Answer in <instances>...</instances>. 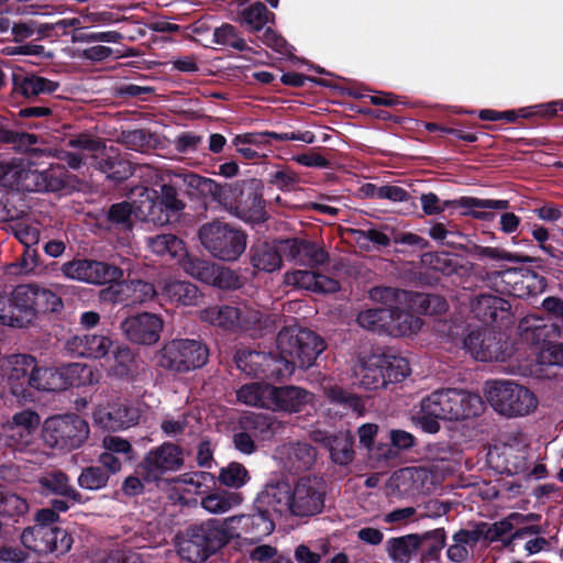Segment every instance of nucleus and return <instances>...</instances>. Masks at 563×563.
I'll use <instances>...</instances> for the list:
<instances>
[{
  "instance_id": "obj_11",
  "label": "nucleus",
  "mask_w": 563,
  "mask_h": 563,
  "mask_svg": "<svg viewBox=\"0 0 563 563\" xmlns=\"http://www.w3.org/2000/svg\"><path fill=\"white\" fill-rule=\"evenodd\" d=\"M88 435V423L76 415L51 417L43 426V438L52 448L77 449Z\"/></svg>"
},
{
  "instance_id": "obj_17",
  "label": "nucleus",
  "mask_w": 563,
  "mask_h": 563,
  "mask_svg": "<svg viewBox=\"0 0 563 563\" xmlns=\"http://www.w3.org/2000/svg\"><path fill=\"white\" fill-rule=\"evenodd\" d=\"M506 455L509 471L533 479L547 476L545 465L534 462L536 456L530 450V440L526 434L518 433L509 440Z\"/></svg>"
},
{
  "instance_id": "obj_12",
  "label": "nucleus",
  "mask_w": 563,
  "mask_h": 563,
  "mask_svg": "<svg viewBox=\"0 0 563 563\" xmlns=\"http://www.w3.org/2000/svg\"><path fill=\"white\" fill-rule=\"evenodd\" d=\"M36 358L29 354H11L0 358V376L7 382L11 395L16 401H34L30 394L31 375L35 369Z\"/></svg>"
},
{
  "instance_id": "obj_51",
  "label": "nucleus",
  "mask_w": 563,
  "mask_h": 563,
  "mask_svg": "<svg viewBox=\"0 0 563 563\" xmlns=\"http://www.w3.org/2000/svg\"><path fill=\"white\" fill-rule=\"evenodd\" d=\"M322 389L325 396L332 401L340 405H343L353 411H355L358 416H362L365 411V406L362 400L356 395L350 394L342 389L340 386L334 384L331 379H325L322 383Z\"/></svg>"
},
{
  "instance_id": "obj_61",
  "label": "nucleus",
  "mask_w": 563,
  "mask_h": 563,
  "mask_svg": "<svg viewBox=\"0 0 563 563\" xmlns=\"http://www.w3.org/2000/svg\"><path fill=\"white\" fill-rule=\"evenodd\" d=\"M118 290L121 292L124 289L132 291L131 302H144L152 299L156 295L154 285L143 280H131L130 283H123L115 285Z\"/></svg>"
},
{
  "instance_id": "obj_31",
  "label": "nucleus",
  "mask_w": 563,
  "mask_h": 563,
  "mask_svg": "<svg viewBox=\"0 0 563 563\" xmlns=\"http://www.w3.org/2000/svg\"><path fill=\"white\" fill-rule=\"evenodd\" d=\"M503 278L509 285V294L518 298L534 297L547 287L545 278L530 269H508L503 274Z\"/></svg>"
},
{
  "instance_id": "obj_15",
  "label": "nucleus",
  "mask_w": 563,
  "mask_h": 563,
  "mask_svg": "<svg viewBox=\"0 0 563 563\" xmlns=\"http://www.w3.org/2000/svg\"><path fill=\"white\" fill-rule=\"evenodd\" d=\"M464 349L477 361L504 362L511 355L504 334L493 329L472 331L464 340Z\"/></svg>"
},
{
  "instance_id": "obj_38",
  "label": "nucleus",
  "mask_w": 563,
  "mask_h": 563,
  "mask_svg": "<svg viewBox=\"0 0 563 563\" xmlns=\"http://www.w3.org/2000/svg\"><path fill=\"white\" fill-rule=\"evenodd\" d=\"M236 18L250 32L261 31L273 18L265 4L260 0H236Z\"/></svg>"
},
{
  "instance_id": "obj_3",
  "label": "nucleus",
  "mask_w": 563,
  "mask_h": 563,
  "mask_svg": "<svg viewBox=\"0 0 563 563\" xmlns=\"http://www.w3.org/2000/svg\"><path fill=\"white\" fill-rule=\"evenodd\" d=\"M485 404L478 394L446 388L432 391L422 398L412 413L413 423L423 432L440 431V420L459 421L479 416Z\"/></svg>"
},
{
  "instance_id": "obj_20",
  "label": "nucleus",
  "mask_w": 563,
  "mask_h": 563,
  "mask_svg": "<svg viewBox=\"0 0 563 563\" xmlns=\"http://www.w3.org/2000/svg\"><path fill=\"white\" fill-rule=\"evenodd\" d=\"M184 464L181 450L173 443H163L151 450L140 465V473L145 481H157L167 472H175Z\"/></svg>"
},
{
  "instance_id": "obj_47",
  "label": "nucleus",
  "mask_w": 563,
  "mask_h": 563,
  "mask_svg": "<svg viewBox=\"0 0 563 563\" xmlns=\"http://www.w3.org/2000/svg\"><path fill=\"white\" fill-rule=\"evenodd\" d=\"M242 495L235 492L218 490L203 496L200 506L209 514L221 515L242 504Z\"/></svg>"
},
{
  "instance_id": "obj_56",
  "label": "nucleus",
  "mask_w": 563,
  "mask_h": 563,
  "mask_svg": "<svg viewBox=\"0 0 563 563\" xmlns=\"http://www.w3.org/2000/svg\"><path fill=\"white\" fill-rule=\"evenodd\" d=\"M474 254L477 256L478 260H492L496 262H509V263H522V264H530L536 261V258L523 255L520 253H511L508 251H505L499 247H492V246H476Z\"/></svg>"
},
{
  "instance_id": "obj_59",
  "label": "nucleus",
  "mask_w": 563,
  "mask_h": 563,
  "mask_svg": "<svg viewBox=\"0 0 563 563\" xmlns=\"http://www.w3.org/2000/svg\"><path fill=\"white\" fill-rule=\"evenodd\" d=\"M213 42L218 45L229 46L238 51H244L246 43L240 35L236 27L232 24L224 23L213 31Z\"/></svg>"
},
{
  "instance_id": "obj_39",
  "label": "nucleus",
  "mask_w": 563,
  "mask_h": 563,
  "mask_svg": "<svg viewBox=\"0 0 563 563\" xmlns=\"http://www.w3.org/2000/svg\"><path fill=\"white\" fill-rule=\"evenodd\" d=\"M37 483L40 493L44 496L58 495L68 498L74 504L84 503L81 494L70 485L68 476L60 471L42 474Z\"/></svg>"
},
{
  "instance_id": "obj_45",
  "label": "nucleus",
  "mask_w": 563,
  "mask_h": 563,
  "mask_svg": "<svg viewBox=\"0 0 563 563\" xmlns=\"http://www.w3.org/2000/svg\"><path fill=\"white\" fill-rule=\"evenodd\" d=\"M386 549L394 563H409L419 554L420 538L418 533L390 538L386 542Z\"/></svg>"
},
{
  "instance_id": "obj_62",
  "label": "nucleus",
  "mask_w": 563,
  "mask_h": 563,
  "mask_svg": "<svg viewBox=\"0 0 563 563\" xmlns=\"http://www.w3.org/2000/svg\"><path fill=\"white\" fill-rule=\"evenodd\" d=\"M212 479V475L207 472L186 473L174 478V483L184 486L188 494H201L202 486Z\"/></svg>"
},
{
  "instance_id": "obj_57",
  "label": "nucleus",
  "mask_w": 563,
  "mask_h": 563,
  "mask_svg": "<svg viewBox=\"0 0 563 563\" xmlns=\"http://www.w3.org/2000/svg\"><path fill=\"white\" fill-rule=\"evenodd\" d=\"M218 479L225 487L239 489L249 483L250 474L241 463L231 462L220 470Z\"/></svg>"
},
{
  "instance_id": "obj_36",
  "label": "nucleus",
  "mask_w": 563,
  "mask_h": 563,
  "mask_svg": "<svg viewBox=\"0 0 563 563\" xmlns=\"http://www.w3.org/2000/svg\"><path fill=\"white\" fill-rule=\"evenodd\" d=\"M413 306H416L413 302H408L401 306H396L395 309H389V328H387L388 335L411 336L420 331L422 320L410 311Z\"/></svg>"
},
{
  "instance_id": "obj_63",
  "label": "nucleus",
  "mask_w": 563,
  "mask_h": 563,
  "mask_svg": "<svg viewBox=\"0 0 563 563\" xmlns=\"http://www.w3.org/2000/svg\"><path fill=\"white\" fill-rule=\"evenodd\" d=\"M329 550L330 543L328 541H322L316 550L307 544H299L295 549L294 558L297 563H320L322 558L329 553Z\"/></svg>"
},
{
  "instance_id": "obj_33",
  "label": "nucleus",
  "mask_w": 563,
  "mask_h": 563,
  "mask_svg": "<svg viewBox=\"0 0 563 563\" xmlns=\"http://www.w3.org/2000/svg\"><path fill=\"white\" fill-rule=\"evenodd\" d=\"M313 400V394L301 387L274 386L271 411L288 413L300 412L306 406L312 405Z\"/></svg>"
},
{
  "instance_id": "obj_43",
  "label": "nucleus",
  "mask_w": 563,
  "mask_h": 563,
  "mask_svg": "<svg viewBox=\"0 0 563 563\" xmlns=\"http://www.w3.org/2000/svg\"><path fill=\"white\" fill-rule=\"evenodd\" d=\"M283 256L282 241L260 243L253 247L252 265L260 271L273 273L282 267Z\"/></svg>"
},
{
  "instance_id": "obj_30",
  "label": "nucleus",
  "mask_w": 563,
  "mask_h": 563,
  "mask_svg": "<svg viewBox=\"0 0 563 563\" xmlns=\"http://www.w3.org/2000/svg\"><path fill=\"white\" fill-rule=\"evenodd\" d=\"M519 335L522 341L534 346L539 352L547 347L550 342L552 334H563V325H556L554 323H548L544 319L537 316H527L519 322Z\"/></svg>"
},
{
  "instance_id": "obj_16",
  "label": "nucleus",
  "mask_w": 563,
  "mask_h": 563,
  "mask_svg": "<svg viewBox=\"0 0 563 563\" xmlns=\"http://www.w3.org/2000/svg\"><path fill=\"white\" fill-rule=\"evenodd\" d=\"M22 544L38 554L68 552L73 544L70 534L62 528H42L33 526L21 533Z\"/></svg>"
},
{
  "instance_id": "obj_48",
  "label": "nucleus",
  "mask_w": 563,
  "mask_h": 563,
  "mask_svg": "<svg viewBox=\"0 0 563 563\" xmlns=\"http://www.w3.org/2000/svg\"><path fill=\"white\" fill-rule=\"evenodd\" d=\"M147 246L159 256L181 261L186 255L184 242L174 234H159L147 239Z\"/></svg>"
},
{
  "instance_id": "obj_8",
  "label": "nucleus",
  "mask_w": 563,
  "mask_h": 563,
  "mask_svg": "<svg viewBox=\"0 0 563 563\" xmlns=\"http://www.w3.org/2000/svg\"><path fill=\"white\" fill-rule=\"evenodd\" d=\"M199 239L212 256L222 261H236L246 249V234L222 221L203 224L199 229Z\"/></svg>"
},
{
  "instance_id": "obj_35",
  "label": "nucleus",
  "mask_w": 563,
  "mask_h": 563,
  "mask_svg": "<svg viewBox=\"0 0 563 563\" xmlns=\"http://www.w3.org/2000/svg\"><path fill=\"white\" fill-rule=\"evenodd\" d=\"M284 257L303 266H319L328 261V254L313 243L289 239L282 241Z\"/></svg>"
},
{
  "instance_id": "obj_7",
  "label": "nucleus",
  "mask_w": 563,
  "mask_h": 563,
  "mask_svg": "<svg viewBox=\"0 0 563 563\" xmlns=\"http://www.w3.org/2000/svg\"><path fill=\"white\" fill-rule=\"evenodd\" d=\"M202 321L228 331L264 330L274 322L271 317L251 303L212 306L200 312Z\"/></svg>"
},
{
  "instance_id": "obj_21",
  "label": "nucleus",
  "mask_w": 563,
  "mask_h": 563,
  "mask_svg": "<svg viewBox=\"0 0 563 563\" xmlns=\"http://www.w3.org/2000/svg\"><path fill=\"white\" fill-rule=\"evenodd\" d=\"M434 486V474L422 466L401 468L389 479L390 489L404 497L430 493Z\"/></svg>"
},
{
  "instance_id": "obj_26",
  "label": "nucleus",
  "mask_w": 563,
  "mask_h": 563,
  "mask_svg": "<svg viewBox=\"0 0 563 563\" xmlns=\"http://www.w3.org/2000/svg\"><path fill=\"white\" fill-rule=\"evenodd\" d=\"M274 457L285 471L296 473L311 467L316 451L306 442H287L275 450Z\"/></svg>"
},
{
  "instance_id": "obj_10",
  "label": "nucleus",
  "mask_w": 563,
  "mask_h": 563,
  "mask_svg": "<svg viewBox=\"0 0 563 563\" xmlns=\"http://www.w3.org/2000/svg\"><path fill=\"white\" fill-rule=\"evenodd\" d=\"M223 545L221 533H219L213 519L190 526L176 539L178 555L191 563L206 561Z\"/></svg>"
},
{
  "instance_id": "obj_44",
  "label": "nucleus",
  "mask_w": 563,
  "mask_h": 563,
  "mask_svg": "<svg viewBox=\"0 0 563 563\" xmlns=\"http://www.w3.org/2000/svg\"><path fill=\"white\" fill-rule=\"evenodd\" d=\"M273 389L267 383H250L238 389L236 398L246 406L271 410Z\"/></svg>"
},
{
  "instance_id": "obj_24",
  "label": "nucleus",
  "mask_w": 563,
  "mask_h": 563,
  "mask_svg": "<svg viewBox=\"0 0 563 563\" xmlns=\"http://www.w3.org/2000/svg\"><path fill=\"white\" fill-rule=\"evenodd\" d=\"M95 424L103 430L118 431L137 423L140 412L124 402L99 404L92 412Z\"/></svg>"
},
{
  "instance_id": "obj_29",
  "label": "nucleus",
  "mask_w": 563,
  "mask_h": 563,
  "mask_svg": "<svg viewBox=\"0 0 563 563\" xmlns=\"http://www.w3.org/2000/svg\"><path fill=\"white\" fill-rule=\"evenodd\" d=\"M176 184L181 183L188 189L192 190V195L211 196L214 200L223 206L231 203L229 196L236 190L232 185L221 186L211 178L202 177L194 173H175Z\"/></svg>"
},
{
  "instance_id": "obj_14",
  "label": "nucleus",
  "mask_w": 563,
  "mask_h": 563,
  "mask_svg": "<svg viewBox=\"0 0 563 563\" xmlns=\"http://www.w3.org/2000/svg\"><path fill=\"white\" fill-rule=\"evenodd\" d=\"M60 271L69 279L93 285L117 283L123 277V272L119 267L87 258L66 262Z\"/></svg>"
},
{
  "instance_id": "obj_19",
  "label": "nucleus",
  "mask_w": 563,
  "mask_h": 563,
  "mask_svg": "<svg viewBox=\"0 0 563 563\" xmlns=\"http://www.w3.org/2000/svg\"><path fill=\"white\" fill-rule=\"evenodd\" d=\"M324 505V482L319 477H301L291 490V515L313 516Z\"/></svg>"
},
{
  "instance_id": "obj_64",
  "label": "nucleus",
  "mask_w": 563,
  "mask_h": 563,
  "mask_svg": "<svg viewBox=\"0 0 563 563\" xmlns=\"http://www.w3.org/2000/svg\"><path fill=\"white\" fill-rule=\"evenodd\" d=\"M109 476L100 467L90 466L81 472L78 477V485L88 490H97L107 485Z\"/></svg>"
},
{
  "instance_id": "obj_41",
  "label": "nucleus",
  "mask_w": 563,
  "mask_h": 563,
  "mask_svg": "<svg viewBox=\"0 0 563 563\" xmlns=\"http://www.w3.org/2000/svg\"><path fill=\"white\" fill-rule=\"evenodd\" d=\"M12 82L14 91L25 98L51 95L59 88V84L57 81L35 74L13 73Z\"/></svg>"
},
{
  "instance_id": "obj_32",
  "label": "nucleus",
  "mask_w": 563,
  "mask_h": 563,
  "mask_svg": "<svg viewBox=\"0 0 563 563\" xmlns=\"http://www.w3.org/2000/svg\"><path fill=\"white\" fill-rule=\"evenodd\" d=\"M369 299L384 306L383 309H395L396 306L413 302L419 305L424 311H428V308L438 300V297L410 294L391 287H374L369 290Z\"/></svg>"
},
{
  "instance_id": "obj_55",
  "label": "nucleus",
  "mask_w": 563,
  "mask_h": 563,
  "mask_svg": "<svg viewBox=\"0 0 563 563\" xmlns=\"http://www.w3.org/2000/svg\"><path fill=\"white\" fill-rule=\"evenodd\" d=\"M389 309L372 308L361 311L357 316L358 324L366 330L387 334Z\"/></svg>"
},
{
  "instance_id": "obj_1",
  "label": "nucleus",
  "mask_w": 563,
  "mask_h": 563,
  "mask_svg": "<svg viewBox=\"0 0 563 563\" xmlns=\"http://www.w3.org/2000/svg\"><path fill=\"white\" fill-rule=\"evenodd\" d=\"M278 356L272 353L240 350L235 354L238 368L249 376L283 379L297 367L308 368L325 349L323 340L313 331L286 328L276 339Z\"/></svg>"
},
{
  "instance_id": "obj_40",
  "label": "nucleus",
  "mask_w": 563,
  "mask_h": 563,
  "mask_svg": "<svg viewBox=\"0 0 563 563\" xmlns=\"http://www.w3.org/2000/svg\"><path fill=\"white\" fill-rule=\"evenodd\" d=\"M285 283L314 292L330 294L339 290L335 279L311 271H295L285 274Z\"/></svg>"
},
{
  "instance_id": "obj_37",
  "label": "nucleus",
  "mask_w": 563,
  "mask_h": 563,
  "mask_svg": "<svg viewBox=\"0 0 563 563\" xmlns=\"http://www.w3.org/2000/svg\"><path fill=\"white\" fill-rule=\"evenodd\" d=\"M111 377L132 380L136 374L135 357L132 350L123 343H117L109 361L101 364Z\"/></svg>"
},
{
  "instance_id": "obj_42",
  "label": "nucleus",
  "mask_w": 563,
  "mask_h": 563,
  "mask_svg": "<svg viewBox=\"0 0 563 563\" xmlns=\"http://www.w3.org/2000/svg\"><path fill=\"white\" fill-rule=\"evenodd\" d=\"M161 295L165 300L183 306H196L200 299V292L194 284L172 278L162 282Z\"/></svg>"
},
{
  "instance_id": "obj_9",
  "label": "nucleus",
  "mask_w": 563,
  "mask_h": 563,
  "mask_svg": "<svg viewBox=\"0 0 563 563\" xmlns=\"http://www.w3.org/2000/svg\"><path fill=\"white\" fill-rule=\"evenodd\" d=\"M209 356L206 345L194 339H173L157 353V365L173 373H188L202 367Z\"/></svg>"
},
{
  "instance_id": "obj_5",
  "label": "nucleus",
  "mask_w": 563,
  "mask_h": 563,
  "mask_svg": "<svg viewBox=\"0 0 563 563\" xmlns=\"http://www.w3.org/2000/svg\"><path fill=\"white\" fill-rule=\"evenodd\" d=\"M16 328L34 322L38 313L56 312L63 308L59 295L35 284L18 285L11 292Z\"/></svg>"
},
{
  "instance_id": "obj_52",
  "label": "nucleus",
  "mask_w": 563,
  "mask_h": 563,
  "mask_svg": "<svg viewBox=\"0 0 563 563\" xmlns=\"http://www.w3.org/2000/svg\"><path fill=\"white\" fill-rule=\"evenodd\" d=\"M475 538L471 529H461L452 536V544L448 548V559L454 563L464 562L470 551L476 545Z\"/></svg>"
},
{
  "instance_id": "obj_28",
  "label": "nucleus",
  "mask_w": 563,
  "mask_h": 563,
  "mask_svg": "<svg viewBox=\"0 0 563 563\" xmlns=\"http://www.w3.org/2000/svg\"><path fill=\"white\" fill-rule=\"evenodd\" d=\"M257 509L271 517V514L279 516L291 515V489L285 482L269 483L258 494Z\"/></svg>"
},
{
  "instance_id": "obj_13",
  "label": "nucleus",
  "mask_w": 563,
  "mask_h": 563,
  "mask_svg": "<svg viewBox=\"0 0 563 563\" xmlns=\"http://www.w3.org/2000/svg\"><path fill=\"white\" fill-rule=\"evenodd\" d=\"M221 540L225 545L231 539L245 536L251 540H260L274 531L273 518L260 510L249 515L231 516L223 520L213 519Z\"/></svg>"
},
{
  "instance_id": "obj_22",
  "label": "nucleus",
  "mask_w": 563,
  "mask_h": 563,
  "mask_svg": "<svg viewBox=\"0 0 563 563\" xmlns=\"http://www.w3.org/2000/svg\"><path fill=\"white\" fill-rule=\"evenodd\" d=\"M115 342L108 333H85L69 338L65 343L66 351L73 356L90 360L109 361Z\"/></svg>"
},
{
  "instance_id": "obj_27",
  "label": "nucleus",
  "mask_w": 563,
  "mask_h": 563,
  "mask_svg": "<svg viewBox=\"0 0 563 563\" xmlns=\"http://www.w3.org/2000/svg\"><path fill=\"white\" fill-rule=\"evenodd\" d=\"M510 308L511 306L507 300L489 294L477 296L472 303L473 312L478 319L486 323H494L499 328L512 323Z\"/></svg>"
},
{
  "instance_id": "obj_60",
  "label": "nucleus",
  "mask_w": 563,
  "mask_h": 563,
  "mask_svg": "<svg viewBox=\"0 0 563 563\" xmlns=\"http://www.w3.org/2000/svg\"><path fill=\"white\" fill-rule=\"evenodd\" d=\"M29 510L27 501L10 492L0 493V514L8 517L22 516Z\"/></svg>"
},
{
  "instance_id": "obj_50",
  "label": "nucleus",
  "mask_w": 563,
  "mask_h": 563,
  "mask_svg": "<svg viewBox=\"0 0 563 563\" xmlns=\"http://www.w3.org/2000/svg\"><path fill=\"white\" fill-rule=\"evenodd\" d=\"M241 426L251 431L258 441L271 439L278 428L277 420L268 415L251 413L243 418Z\"/></svg>"
},
{
  "instance_id": "obj_46",
  "label": "nucleus",
  "mask_w": 563,
  "mask_h": 563,
  "mask_svg": "<svg viewBox=\"0 0 563 563\" xmlns=\"http://www.w3.org/2000/svg\"><path fill=\"white\" fill-rule=\"evenodd\" d=\"M60 367L52 368L38 366L35 362V369L29 382L30 394L35 398L34 391H57L65 389V383L60 378Z\"/></svg>"
},
{
  "instance_id": "obj_54",
  "label": "nucleus",
  "mask_w": 563,
  "mask_h": 563,
  "mask_svg": "<svg viewBox=\"0 0 563 563\" xmlns=\"http://www.w3.org/2000/svg\"><path fill=\"white\" fill-rule=\"evenodd\" d=\"M420 549L419 554L424 560H437L445 544V530L438 528L419 534Z\"/></svg>"
},
{
  "instance_id": "obj_58",
  "label": "nucleus",
  "mask_w": 563,
  "mask_h": 563,
  "mask_svg": "<svg viewBox=\"0 0 563 563\" xmlns=\"http://www.w3.org/2000/svg\"><path fill=\"white\" fill-rule=\"evenodd\" d=\"M385 385L400 382L410 374V366L407 358L397 355L383 354Z\"/></svg>"
},
{
  "instance_id": "obj_4",
  "label": "nucleus",
  "mask_w": 563,
  "mask_h": 563,
  "mask_svg": "<svg viewBox=\"0 0 563 563\" xmlns=\"http://www.w3.org/2000/svg\"><path fill=\"white\" fill-rule=\"evenodd\" d=\"M68 145L77 152H63L60 158L73 169L90 165L114 181L134 175V166L130 161L121 158L113 148L107 150L101 142L88 134L71 137Z\"/></svg>"
},
{
  "instance_id": "obj_53",
  "label": "nucleus",
  "mask_w": 563,
  "mask_h": 563,
  "mask_svg": "<svg viewBox=\"0 0 563 563\" xmlns=\"http://www.w3.org/2000/svg\"><path fill=\"white\" fill-rule=\"evenodd\" d=\"M60 378L65 389L70 386L89 385L97 382L91 366L81 363H69L60 366Z\"/></svg>"
},
{
  "instance_id": "obj_2",
  "label": "nucleus",
  "mask_w": 563,
  "mask_h": 563,
  "mask_svg": "<svg viewBox=\"0 0 563 563\" xmlns=\"http://www.w3.org/2000/svg\"><path fill=\"white\" fill-rule=\"evenodd\" d=\"M128 197L131 202L114 203L108 213L109 221L125 231L132 229L133 218L165 225L185 207L176 189L165 184L161 186V194L144 185L134 186Z\"/></svg>"
},
{
  "instance_id": "obj_23",
  "label": "nucleus",
  "mask_w": 563,
  "mask_h": 563,
  "mask_svg": "<svg viewBox=\"0 0 563 563\" xmlns=\"http://www.w3.org/2000/svg\"><path fill=\"white\" fill-rule=\"evenodd\" d=\"M164 322L155 313L143 312L125 318L121 323V330L132 343L152 345L161 338Z\"/></svg>"
},
{
  "instance_id": "obj_25",
  "label": "nucleus",
  "mask_w": 563,
  "mask_h": 563,
  "mask_svg": "<svg viewBox=\"0 0 563 563\" xmlns=\"http://www.w3.org/2000/svg\"><path fill=\"white\" fill-rule=\"evenodd\" d=\"M19 187L26 191H58L68 185L67 172L63 166H51L45 170L22 169Z\"/></svg>"
},
{
  "instance_id": "obj_6",
  "label": "nucleus",
  "mask_w": 563,
  "mask_h": 563,
  "mask_svg": "<svg viewBox=\"0 0 563 563\" xmlns=\"http://www.w3.org/2000/svg\"><path fill=\"white\" fill-rule=\"evenodd\" d=\"M485 395L490 406L507 417L530 415L538 406V399L530 389L509 379L487 382Z\"/></svg>"
},
{
  "instance_id": "obj_18",
  "label": "nucleus",
  "mask_w": 563,
  "mask_h": 563,
  "mask_svg": "<svg viewBox=\"0 0 563 563\" xmlns=\"http://www.w3.org/2000/svg\"><path fill=\"white\" fill-rule=\"evenodd\" d=\"M40 423L38 413L25 409L14 413L10 421L2 424L0 437L5 445L22 450L33 443Z\"/></svg>"
},
{
  "instance_id": "obj_34",
  "label": "nucleus",
  "mask_w": 563,
  "mask_h": 563,
  "mask_svg": "<svg viewBox=\"0 0 563 563\" xmlns=\"http://www.w3.org/2000/svg\"><path fill=\"white\" fill-rule=\"evenodd\" d=\"M354 383L361 387L375 390L385 386L384 356L372 354L360 357L353 366Z\"/></svg>"
},
{
  "instance_id": "obj_49",
  "label": "nucleus",
  "mask_w": 563,
  "mask_h": 563,
  "mask_svg": "<svg viewBox=\"0 0 563 563\" xmlns=\"http://www.w3.org/2000/svg\"><path fill=\"white\" fill-rule=\"evenodd\" d=\"M354 437L351 432H340L328 439L331 460L339 465H347L354 459Z\"/></svg>"
}]
</instances>
